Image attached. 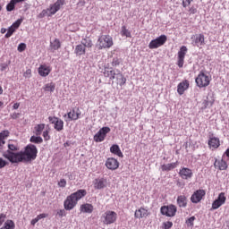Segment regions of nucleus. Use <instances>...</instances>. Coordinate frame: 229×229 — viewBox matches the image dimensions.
Segmentation results:
<instances>
[{
    "mask_svg": "<svg viewBox=\"0 0 229 229\" xmlns=\"http://www.w3.org/2000/svg\"><path fill=\"white\" fill-rule=\"evenodd\" d=\"M37 153H38L37 147L33 144H29L24 151H20L16 154L17 164L21 162H32V160L37 158Z\"/></svg>",
    "mask_w": 229,
    "mask_h": 229,
    "instance_id": "obj_1",
    "label": "nucleus"
},
{
    "mask_svg": "<svg viewBox=\"0 0 229 229\" xmlns=\"http://www.w3.org/2000/svg\"><path fill=\"white\" fill-rule=\"evenodd\" d=\"M87 196V190H78L77 191L69 195L64 202V207L65 210H72L76 205H78V201L82 198Z\"/></svg>",
    "mask_w": 229,
    "mask_h": 229,
    "instance_id": "obj_2",
    "label": "nucleus"
},
{
    "mask_svg": "<svg viewBox=\"0 0 229 229\" xmlns=\"http://www.w3.org/2000/svg\"><path fill=\"white\" fill-rule=\"evenodd\" d=\"M7 146H8V149L3 153L4 158H6L7 160H9L11 164H17L16 155H18L19 152H15V151H19V147L13 140H10Z\"/></svg>",
    "mask_w": 229,
    "mask_h": 229,
    "instance_id": "obj_3",
    "label": "nucleus"
},
{
    "mask_svg": "<svg viewBox=\"0 0 229 229\" xmlns=\"http://www.w3.org/2000/svg\"><path fill=\"white\" fill-rule=\"evenodd\" d=\"M114 46V38L110 35H102L97 41V47L99 50L110 49Z\"/></svg>",
    "mask_w": 229,
    "mask_h": 229,
    "instance_id": "obj_4",
    "label": "nucleus"
},
{
    "mask_svg": "<svg viewBox=\"0 0 229 229\" xmlns=\"http://www.w3.org/2000/svg\"><path fill=\"white\" fill-rule=\"evenodd\" d=\"M212 81V77L205 73V72H199L198 76L195 79V83L199 89H207Z\"/></svg>",
    "mask_w": 229,
    "mask_h": 229,
    "instance_id": "obj_5",
    "label": "nucleus"
},
{
    "mask_svg": "<svg viewBox=\"0 0 229 229\" xmlns=\"http://www.w3.org/2000/svg\"><path fill=\"white\" fill-rule=\"evenodd\" d=\"M101 219L105 225H114L117 221V214L115 211L107 210L102 215Z\"/></svg>",
    "mask_w": 229,
    "mask_h": 229,
    "instance_id": "obj_6",
    "label": "nucleus"
},
{
    "mask_svg": "<svg viewBox=\"0 0 229 229\" xmlns=\"http://www.w3.org/2000/svg\"><path fill=\"white\" fill-rule=\"evenodd\" d=\"M177 211L178 208L174 206V204L162 206L160 208V213L162 214V216H166V217H174Z\"/></svg>",
    "mask_w": 229,
    "mask_h": 229,
    "instance_id": "obj_7",
    "label": "nucleus"
},
{
    "mask_svg": "<svg viewBox=\"0 0 229 229\" xmlns=\"http://www.w3.org/2000/svg\"><path fill=\"white\" fill-rule=\"evenodd\" d=\"M165 42H167V36L161 35L156 39H152L148 44V47L149 49H158V47H162Z\"/></svg>",
    "mask_w": 229,
    "mask_h": 229,
    "instance_id": "obj_8",
    "label": "nucleus"
},
{
    "mask_svg": "<svg viewBox=\"0 0 229 229\" xmlns=\"http://www.w3.org/2000/svg\"><path fill=\"white\" fill-rule=\"evenodd\" d=\"M191 44L195 47H199V49H203V46H205V35L203 34H196L191 37Z\"/></svg>",
    "mask_w": 229,
    "mask_h": 229,
    "instance_id": "obj_9",
    "label": "nucleus"
},
{
    "mask_svg": "<svg viewBox=\"0 0 229 229\" xmlns=\"http://www.w3.org/2000/svg\"><path fill=\"white\" fill-rule=\"evenodd\" d=\"M110 133V127H102L95 135V142H103L106 139V134Z\"/></svg>",
    "mask_w": 229,
    "mask_h": 229,
    "instance_id": "obj_10",
    "label": "nucleus"
},
{
    "mask_svg": "<svg viewBox=\"0 0 229 229\" xmlns=\"http://www.w3.org/2000/svg\"><path fill=\"white\" fill-rule=\"evenodd\" d=\"M226 203V195L225 192L219 193L216 199L212 203L211 210H217L220 207H223Z\"/></svg>",
    "mask_w": 229,
    "mask_h": 229,
    "instance_id": "obj_11",
    "label": "nucleus"
},
{
    "mask_svg": "<svg viewBox=\"0 0 229 229\" xmlns=\"http://www.w3.org/2000/svg\"><path fill=\"white\" fill-rule=\"evenodd\" d=\"M187 47L182 46L180 47V50L177 54V65L178 67H183V64L185 63V55H187Z\"/></svg>",
    "mask_w": 229,
    "mask_h": 229,
    "instance_id": "obj_12",
    "label": "nucleus"
},
{
    "mask_svg": "<svg viewBox=\"0 0 229 229\" xmlns=\"http://www.w3.org/2000/svg\"><path fill=\"white\" fill-rule=\"evenodd\" d=\"M64 4H65V0H57L55 4H51L49 8H47L49 12L48 17L55 15V13H56Z\"/></svg>",
    "mask_w": 229,
    "mask_h": 229,
    "instance_id": "obj_13",
    "label": "nucleus"
},
{
    "mask_svg": "<svg viewBox=\"0 0 229 229\" xmlns=\"http://www.w3.org/2000/svg\"><path fill=\"white\" fill-rule=\"evenodd\" d=\"M48 121L51 124H54V128L56 131H62V130H64V120L56 116H49Z\"/></svg>",
    "mask_w": 229,
    "mask_h": 229,
    "instance_id": "obj_14",
    "label": "nucleus"
},
{
    "mask_svg": "<svg viewBox=\"0 0 229 229\" xmlns=\"http://www.w3.org/2000/svg\"><path fill=\"white\" fill-rule=\"evenodd\" d=\"M105 165L109 171H117L119 169V160H117L115 157H108L106 160Z\"/></svg>",
    "mask_w": 229,
    "mask_h": 229,
    "instance_id": "obj_15",
    "label": "nucleus"
},
{
    "mask_svg": "<svg viewBox=\"0 0 229 229\" xmlns=\"http://www.w3.org/2000/svg\"><path fill=\"white\" fill-rule=\"evenodd\" d=\"M151 213L149 212V209L140 207L139 209H136L134 212V217L135 219H146V217H149Z\"/></svg>",
    "mask_w": 229,
    "mask_h": 229,
    "instance_id": "obj_16",
    "label": "nucleus"
},
{
    "mask_svg": "<svg viewBox=\"0 0 229 229\" xmlns=\"http://www.w3.org/2000/svg\"><path fill=\"white\" fill-rule=\"evenodd\" d=\"M206 194L207 192L205 191V190H197L191 197V203H199V201H201V199L205 198Z\"/></svg>",
    "mask_w": 229,
    "mask_h": 229,
    "instance_id": "obj_17",
    "label": "nucleus"
},
{
    "mask_svg": "<svg viewBox=\"0 0 229 229\" xmlns=\"http://www.w3.org/2000/svg\"><path fill=\"white\" fill-rule=\"evenodd\" d=\"M67 115L69 121H78L81 117V111H80V107L73 108L67 114H64V117H67Z\"/></svg>",
    "mask_w": 229,
    "mask_h": 229,
    "instance_id": "obj_18",
    "label": "nucleus"
},
{
    "mask_svg": "<svg viewBox=\"0 0 229 229\" xmlns=\"http://www.w3.org/2000/svg\"><path fill=\"white\" fill-rule=\"evenodd\" d=\"M208 145L209 149H217V148H219L221 146V141L219 140V138L214 136V134H212L211 136H209V140L208 141Z\"/></svg>",
    "mask_w": 229,
    "mask_h": 229,
    "instance_id": "obj_19",
    "label": "nucleus"
},
{
    "mask_svg": "<svg viewBox=\"0 0 229 229\" xmlns=\"http://www.w3.org/2000/svg\"><path fill=\"white\" fill-rule=\"evenodd\" d=\"M189 87H191V83L188 80L181 81L177 86V93L179 96H183V94H185V90L189 89Z\"/></svg>",
    "mask_w": 229,
    "mask_h": 229,
    "instance_id": "obj_20",
    "label": "nucleus"
},
{
    "mask_svg": "<svg viewBox=\"0 0 229 229\" xmlns=\"http://www.w3.org/2000/svg\"><path fill=\"white\" fill-rule=\"evenodd\" d=\"M215 169H218V171H226L228 169V163L225 161V159H215L214 162Z\"/></svg>",
    "mask_w": 229,
    "mask_h": 229,
    "instance_id": "obj_21",
    "label": "nucleus"
},
{
    "mask_svg": "<svg viewBox=\"0 0 229 229\" xmlns=\"http://www.w3.org/2000/svg\"><path fill=\"white\" fill-rule=\"evenodd\" d=\"M52 68L49 65L47 64H41L38 69V72L39 76H42V78H46L47 76H49L51 73Z\"/></svg>",
    "mask_w": 229,
    "mask_h": 229,
    "instance_id": "obj_22",
    "label": "nucleus"
},
{
    "mask_svg": "<svg viewBox=\"0 0 229 229\" xmlns=\"http://www.w3.org/2000/svg\"><path fill=\"white\" fill-rule=\"evenodd\" d=\"M192 170L187 167H182L179 172V175L182 180H191V178H192Z\"/></svg>",
    "mask_w": 229,
    "mask_h": 229,
    "instance_id": "obj_23",
    "label": "nucleus"
},
{
    "mask_svg": "<svg viewBox=\"0 0 229 229\" xmlns=\"http://www.w3.org/2000/svg\"><path fill=\"white\" fill-rule=\"evenodd\" d=\"M94 189L101 191L106 187V179L105 178H97L93 181Z\"/></svg>",
    "mask_w": 229,
    "mask_h": 229,
    "instance_id": "obj_24",
    "label": "nucleus"
},
{
    "mask_svg": "<svg viewBox=\"0 0 229 229\" xmlns=\"http://www.w3.org/2000/svg\"><path fill=\"white\" fill-rule=\"evenodd\" d=\"M80 212L82 214H92L94 212V206L90 203L81 204L80 207Z\"/></svg>",
    "mask_w": 229,
    "mask_h": 229,
    "instance_id": "obj_25",
    "label": "nucleus"
},
{
    "mask_svg": "<svg viewBox=\"0 0 229 229\" xmlns=\"http://www.w3.org/2000/svg\"><path fill=\"white\" fill-rule=\"evenodd\" d=\"M176 167H178V161L174 163L164 164L161 165L162 171L166 173H169V171H173V169H176Z\"/></svg>",
    "mask_w": 229,
    "mask_h": 229,
    "instance_id": "obj_26",
    "label": "nucleus"
},
{
    "mask_svg": "<svg viewBox=\"0 0 229 229\" xmlns=\"http://www.w3.org/2000/svg\"><path fill=\"white\" fill-rule=\"evenodd\" d=\"M188 199H187V196L185 195H179L177 197V205L180 208H185V207H187V203H188Z\"/></svg>",
    "mask_w": 229,
    "mask_h": 229,
    "instance_id": "obj_27",
    "label": "nucleus"
},
{
    "mask_svg": "<svg viewBox=\"0 0 229 229\" xmlns=\"http://www.w3.org/2000/svg\"><path fill=\"white\" fill-rule=\"evenodd\" d=\"M10 136V131H3L0 132V151H3L4 148V140L8 139Z\"/></svg>",
    "mask_w": 229,
    "mask_h": 229,
    "instance_id": "obj_28",
    "label": "nucleus"
},
{
    "mask_svg": "<svg viewBox=\"0 0 229 229\" xmlns=\"http://www.w3.org/2000/svg\"><path fill=\"white\" fill-rule=\"evenodd\" d=\"M87 53V48L82 44H79L75 47L74 54L76 56H83Z\"/></svg>",
    "mask_w": 229,
    "mask_h": 229,
    "instance_id": "obj_29",
    "label": "nucleus"
},
{
    "mask_svg": "<svg viewBox=\"0 0 229 229\" xmlns=\"http://www.w3.org/2000/svg\"><path fill=\"white\" fill-rule=\"evenodd\" d=\"M104 76L105 78H109V80H114L117 76V73H115V70L106 68L104 70Z\"/></svg>",
    "mask_w": 229,
    "mask_h": 229,
    "instance_id": "obj_30",
    "label": "nucleus"
},
{
    "mask_svg": "<svg viewBox=\"0 0 229 229\" xmlns=\"http://www.w3.org/2000/svg\"><path fill=\"white\" fill-rule=\"evenodd\" d=\"M110 152L113 153V155H116L120 158H123V157H124V155H123V152L121 151V148H119V145L116 144L113 145L110 148Z\"/></svg>",
    "mask_w": 229,
    "mask_h": 229,
    "instance_id": "obj_31",
    "label": "nucleus"
},
{
    "mask_svg": "<svg viewBox=\"0 0 229 229\" xmlns=\"http://www.w3.org/2000/svg\"><path fill=\"white\" fill-rule=\"evenodd\" d=\"M46 130V124L45 123H38L36 124L34 127V133L35 135L40 136L42 135V132Z\"/></svg>",
    "mask_w": 229,
    "mask_h": 229,
    "instance_id": "obj_32",
    "label": "nucleus"
},
{
    "mask_svg": "<svg viewBox=\"0 0 229 229\" xmlns=\"http://www.w3.org/2000/svg\"><path fill=\"white\" fill-rule=\"evenodd\" d=\"M62 47V43L60 42V39L55 38L54 41L50 42V49L52 51H58Z\"/></svg>",
    "mask_w": 229,
    "mask_h": 229,
    "instance_id": "obj_33",
    "label": "nucleus"
},
{
    "mask_svg": "<svg viewBox=\"0 0 229 229\" xmlns=\"http://www.w3.org/2000/svg\"><path fill=\"white\" fill-rule=\"evenodd\" d=\"M0 229H15V222L13 220H6Z\"/></svg>",
    "mask_w": 229,
    "mask_h": 229,
    "instance_id": "obj_34",
    "label": "nucleus"
},
{
    "mask_svg": "<svg viewBox=\"0 0 229 229\" xmlns=\"http://www.w3.org/2000/svg\"><path fill=\"white\" fill-rule=\"evenodd\" d=\"M55 89H56V85L54 82L47 83L43 88L45 92H55Z\"/></svg>",
    "mask_w": 229,
    "mask_h": 229,
    "instance_id": "obj_35",
    "label": "nucleus"
},
{
    "mask_svg": "<svg viewBox=\"0 0 229 229\" xmlns=\"http://www.w3.org/2000/svg\"><path fill=\"white\" fill-rule=\"evenodd\" d=\"M82 46H84V47L87 49L88 48H90L94 46V44L92 43V40L89 39V38H84L81 40V43Z\"/></svg>",
    "mask_w": 229,
    "mask_h": 229,
    "instance_id": "obj_36",
    "label": "nucleus"
},
{
    "mask_svg": "<svg viewBox=\"0 0 229 229\" xmlns=\"http://www.w3.org/2000/svg\"><path fill=\"white\" fill-rule=\"evenodd\" d=\"M30 142H33L34 144H42L44 142V140L40 136H31L30 137Z\"/></svg>",
    "mask_w": 229,
    "mask_h": 229,
    "instance_id": "obj_37",
    "label": "nucleus"
},
{
    "mask_svg": "<svg viewBox=\"0 0 229 229\" xmlns=\"http://www.w3.org/2000/svg\"><path fill=\"white\" fill-rule=\"evenodd\" d=\"M121 35H122V37H127V38H131V32H130L126 29V26L122 27Z\"/></svg>",
    "mask_w": 229,
    "mask_h": 229,
    "instance_id": "obj_38",
    "label": "nucleus"
},
{
    "mask_svg": "<svg viewBox=\"0 0 229 229\" xmlns=\"http://www.w3.org/2000/svg\"><path fill=\"white\" fill-rule=\"evenodd\" d=\"M51 131V128L47 127L45 131H43V139L44 140H51V136L49 135Z\"/></svg>",
    "mask_w": 229,
    "mask_h": 229,
    "instance_id": "obj_39",
    "label": "nucleus"
},
{
    "mask_svg": "<svg viewBox=\"0 0 229 229\" xmlns=\"http://www.w3.org/2000/svg\"><path fill=\"white\" fill-rule=\"evenodd\" d=\"M15 3L14 0H11L10 3L6 5L7 12H13L15 10Z\"/></svg>",
    "mask_w": 229,
    "mask_h": 229,
    "instance_id": "obj_40",
    "label": "nucleus"
},
{
    "mask_svg": "<svg viewBox=\"0 0 229 229\" xmlns=\"http://www.w3.org/2000/svg\"><path fill=\"white\" fill-rule=\"evenodd\" d=\"M116 76H117V80H119L120 78V83H119L120 87H123V85H126V78L123 76V73L118 72Z\"/></svg>",
    "mask_w": 229,
    "mask_h": 229,
    "instance_id": "obj_41",
    "label": "nucleus"
},
{
    "mask_svg": "<svg viewBox=\"0 0 229 229\" xmlns=\"http://www.w3.org/2000/svg\"><path fill=\"white\" fill-rule=\"evenodd\" d=\"M13 33H15V28L12 26L9 27V29L7 30V33L5 34V38H10V37H12Z\"/></svg>",
    "mask_w": 229,
    "mask_h": 229,
    "instance_id": "obj_42",
    "label": "nucleus"
},
{
    "mask_svg": "<svg viewBox=\"0 0 229 229\" xmlns=\"http://www.w3.org/2000/svg\"><path fill=\"white\" fill-rule=\"evenodd\" d=\"M47 15V17H49V10L47 9H44L38 15V19H44V17H46Z\"/></svg>",
    "mask_w": 229,
    "mask_h": 229,
    "instance_id": "obj_43",
    "label": "nucleus"
},
{
    "mask_svg": "<svg viewBox=\"0 0 229 229\" xmlns=\"http://www.w3.org/2000/svg\"><path fill=\"white\" fill-rule=\"evenodd\" d=\"M22 24V19L17 20L15 22L11 25L12 28H14V30H18V28Z\"/></svg>",
    "mask_w": 229,
    "mask_h": 229,
    "instance_id": "obj_44",
    "label": "nucleus"
},
{
    "mask_svg": "<svg viewBox=\"0 0 229 229\" xmlns=\"http://www.w3.org/2000/svg\"><path fill=\"white\" fill-rule=\"evenodd\" d=\"M196 220L195 216H191L190 218H188L186 220V225H188V226H194V221Z\"/></svg>",
    "mask_w": 229,
    "mask_h": 229,
    "instance_id": "obj_45",
    "label": "nucleus"
},
{
    "mask_svg": "<svg viewBox=\"0 0 229 229\" xmlns=\"http://www.w3.org/2000/svg\"><path fill=\"white\" fill-rule=\"evenodd\" d=\"M58 187H61L62 189H64V187L67 186V181L65 179H61L58 183Z\"/></svg>",
    "mask_w": 229,
    "mask_h": 229,
    "instance_id": "obj_46",
    "label": "nucleus"
},
{
    "mask_svg": "<svg viewBox=\"0 0 229 229\" xmlns=\"http://www.w3.org/2000/svg\"><path fill=\"white\" fill-rule=\"evenodd\" d=\"M8 164V161L3 159V157H0V169H4V167H6Z\"/></svg>",
    "mask_w": 229,
    "mask_h": 229,
    "instance_id": "obj_47",
    "label": "nucleus"
},
{
    "mask_svg": "<svg viewBox=\"0 0 229 229\" xmlns=\"http://www.w3.org/2000/svg\"><path fill=\"white\" fill-rule=\"evenodd\" d=\"M121 64V60L117 57H114L112 61L113 67H117V65Z\"/></svg>",
    "mask_w": 229,
    "mask_h": 229,
    "instance_id": "obj_48",
    "label": "nucleus"
},
{
    "mask_svg": "<svg viewBox=\"0 0 229 229\" xmlns=\"http://www.w3.org/2000/svg\"><path fill=\"white\" fill-rule=\"evenodd\" d=\"M163 226L165 229L173 228V222H171V221L165 222V223H163Z\"/></svg>",
    "mask_w": 229,
    "mask_h": 229,
    "instance_id": "obj_49",
    "label": "nucleus"
},
{
    "mask_svg": "<svg viewBox=\"0 0 229 229\" xmlns=\"http://www.w3.org/2000/svg\"><path fill=\"white\" fill-rule=\"evenodd\" d=\"M23 78H31V69H27L23 72Z\"/></svg>",
    "mask_w": 229,
    "mask_h": 229,
    "instance_id": "obj_50",
    "label": "nucleus"
},
{
    "mask_svg": "<svg viewBox=\"0 0 229 229\" xmlns=\"http://www.w3.org/2000/svg\"><path fill=\"white\" fill-rule=\"evenodd\" d=\"M18 51L19 53H22V51H26V45L24 43H21L18 46Z\"/></svg>",
    "mask_w": 229,
    "mask_h": 229,
    "instance_id": "obj_51",
    "label": "nucleus"
},
{
    "mask_svg": "<svg viewBox=\"0 0 229 229\" xmlns=\"http://www.w3.org/2000/svg\"><path fill=\"white\" fill-rule=\"evenodd\" d=\"M194 0H182V6L183 8H187V6H190L191 3H192Z\"/></svg>",
    "mask_w": 229,
    "mask_h": 229,
    "instance_id": "obj_52",
    "label": "nucleus"
},
{
    "mask_svg": "<svg viewBox=\"0 0 229 229\" xmlns=\"http://www.w3.org/2000/svg\"><path fill=\"white\" fill-rule=\"evenodd\" d=\"M6 219V214L1 213L0 214V226L4 223V220Z\"/></svg>",
    "mask_w": 229,
    "mask_h": 229,
    "instance_id": "obj_53",
    "label": "nucleus"
},
{
    "mask_svg": "<svg viewBox=\"0 0 229 229\" xmlns=\"http://www.w3.org/2000/svg\"><path fill=\"white\" fill-rule=\"evenodd\" d=\"M189 12H190V15H194V13H198V9H196L194 6H191V7L189 9Z\"/></svg>",
    "mask_w": 229,
    "mask_h": 229,
    "instance_id": "obj_54",
    "label": "nucleus"
},
{
    "mask_svg": "<svg viewBox=\"0 0 229 229\" xmlns=\"http://www.w3.org/2000/svg\"><path fill=\"white\" fill-rule=\"evenodd\" d=\"M36 217L38 218V221H40V219H44V218L47 217V214L42 213V214L38 215Z\"/></svg>",
    "mask_w": 229,
    "mask_h": 229,
    "instance_id": "obj_55",
    "label": "nucleus"
},
{
    "mask_svg": "<svg viewBox=\"0 0 229 229\" xmlns=\"http://www.w3.org/2000/svg\"><path fill=\"white\" fill-rule=\"evenodd\" d=\"M57 216H59V217H64V216H65V210L60 209L59 211H57Z\"/></svg>",
    "mask_w": 229,
    "mask_h": 229,
    "instance_id": "obj_56",
    "label": "nucleus"
},
{
    "mask_svg": "<svg viewBox=\"0 0 229 229\" xmlns=\"http://www.w3.org/2000/svg\"><path fill=\"white\" fill-rule=\"evenodd\" d=\"M176 185L180 188V189H183L185 187V183L182 182L181 181H177Z\"/></svg>",
    "mask_w": 229,
    "mask_h": 229,
    "instance_id": "obj_57",
    "label": "nucleus"
},
{
    "mask_svg": "<svg viewBox=\"0 0 229 229\" xmlns=\"http://www.w3.org/2000/svg\"><path fill=\"white\" fill-rule=\"evenodd\" d=\"M8 69V64H1V71H6Z\"/></svg>",
    "mask_w": 229,
    "mask_h": 229,
    "instance_id": "obj_58",
    "label": "nucleus"
},
{
    "mask_svg": "<svg viewBox=\"0 0 229 229\" xmlns=\"http://www.w3.org/2000/svg\"><path fill=\"white\" fill-rule=\"evenodd\" d=\"M37 223H38V218L36 217V218H34V219L31 220L30 225H32V226H35V225H37Z\"/></svg>",
    "mask_w": 229,
    "mask_h": 229,
    "instance_id": "obj_59",
    "label": "nucleus"
},
{
    "mask_svg": "<svg viewBox=\"0 0 229 229\" xmlns=\"http://www.w3.org/2000/svg\"><path fill=\"white\" fill-rule=\"evenodd\" d=\"M19 106H21V105H20L19 103H15V104H13V108L14 110H17V109L19 108Z\"/></svg>",
    "mask_w": 229,
    "mask_h": 229,
    "instance_id": "obj_60",
    "label": "nucleus"
},
{
    "mask_svg": "<svg viewBox=\"0 0 229 229\" xmlns=\"http://www.w3.org/2000/svg\"><path fill=\"white\" fill-rule=\"evenodd\" d=\"M14 1V3L17 4V3H22V2H24L25 0H13Z\"/></svg>",
    "mask_w": 229,
    "mask_h": 229,
    "instance_id": "obj_61",
    "label": "nucleus"
},
{
    "mask_svg": "<svg viewBox=\"0 0 229 229\" xmlns=\"http://www.w3.org/2000/svg\"><path fill=\"white\" fill-rule=\"evenodd\" d=\"M1 33H3V34H4V33H6V29L2 28V29H1Z\"/></svg>",
    "mask_w": 229,
    "mask_h": 229,
    "instance_id": "obj_62",
    "label": "nucleus"
},
{
    "mask_svg": "<svg viewBox=\"0 0 229 229\" xmlns=\"http://www.w3.org/2000/svg\"><path fill=\"white\" fill-rule=\"evenodd\" d=\"M3 94V87L0 86V96Z\"/></svg>",
    "mask_w": 229,
    "mask_h": 229,
    "instance_id": "obj_63",
    "label": "nucleus"
},
{
    "mask_svg": "<svg viewBox=\"0 0 229 229\" xmlns=\"http://www.w3.org/2000/svg\"><path fill=\"white\" fill-rule=\"evenodd\" d=\"M3 105H4V103L0 101V106H3Z\"/></svg>",
    "mask_w": 229,
    "mask_h": 229,
    "instance_id": "obj_64",
    "label": "nucleus"
}]
</instances>
